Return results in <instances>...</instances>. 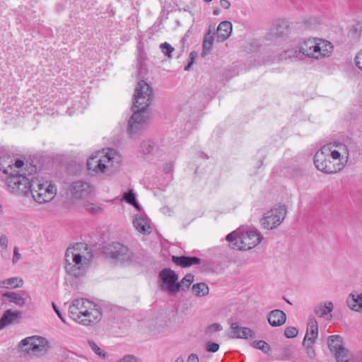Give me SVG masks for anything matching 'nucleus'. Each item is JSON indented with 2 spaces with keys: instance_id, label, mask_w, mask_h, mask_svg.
Returning a JSON list of instances; mask_svg holds the SVG:
<instances>
[{
  "instance_id": "f257e3e1",
  "label": "nucleus",
  "mask_w": 362,
  "mask_h": 362,
  "mask_svg": "<svg viewBox=\"0 0 362 362\" xmlns=\"http://www.w3.org/2000/svg\"><path fill=\"white\" fill-rule=\"evenodd\" d=\"M154 99L152 87L145 81H139L134 90L133 96V114L130 117L127 132L129 136L141 132L149 120L147 108L152 104Z\"/></svg>"
},
{
  "instance_id": "f03ea898",
  "label": "nucleus",
  "mask_w": 362,
  "mask_h": 362,
  "mask_svg": "<svg viewBox=\"0 0 362 362\" xmlns=\"http://www.w3.org/2000/svg\"><path fill=\"white\" fill-rule=\"evenodd\" d=\"M86 244L77 243L73 247H68L65 253V270L71 276H83L92 260V255L87 252Z\"/></svg>"
},
{
  "instance_id": "7ed1b4c3",
  "label": "nucleus",
  "mask_w": 362,
  "mask_h": 362,
  "mask_svg": "<svg viewBox=\"0 0 362 362\" xmlns=\"http://www.w3.org/2000/svg\"><path fill=\"white\" fill-rule=\"evenodd\" d=\"M69 317L84 326L97 324L102 318L101 308L86 298L74 300L69 308Z\"/></svg>"
},
{
  "instance_id": "20e7f679",
  "label": "nucleus",
  "mask_w": 362,
  "mask_h": 362,
  "mask_svg": "<svg viewBox=\"0 0 362 362\" xmlns=\"http://www.w3.org/2000/svg\"><path fill=\"white\" fill-rule=\"evenodd\" d=\"M122 158L117 150L108 148L105 153L92 155L87 160V168L90 174L100 175L108 173L110 169L120 164Z\"/></svg>"
},
{
  "instance_id": "39448f33",
  "label": "nucleus",
  "mask_w": 362,
  "mask_h": 362,
  "mask_svg": "<svg viewBox=\"0 0 362 362\" xmlns=\"http://www.w3.org/2000/svg\"><path fill=\"white\" fill-rule=\"evenodd\" d=\"M233 249L248 250L256 247L262 240L259 233L256 229L235 230L226 238Z\"/></svg>"
},
{
  "instance_id": "423d86ee",
  "label": "nucleus",
  "mask_w": 362,
  "mask_h": 362,
  "mask_svg": "<svg viewBox=\"0 0 362 362\" xmlns=\"http://www.w3.org/2000/svg\"><path fill=\"white\" fill-rule=\"evenodd\" d=\"M62 196L64 197L66 206L74 208L78 201L88 197L93 189L89 182H63Z\"/></svg>"
},
{
  "instance_id": "0eeeda50",
  "label": "nucleus",
  "mask_w": 362,
  "mask_h": 362,
  "mask_svg": "<svg viewBox=\"0 0 362 362\" xmlns=\"http://www.w3.org/2000/svg\"><path fill=\"white\" fill-rule=\"evenodd\" d=\"M105 255L115 263L129 264L136 262V256L129 248L119 243H112L105 249Z\"/></svg>"
},
{
  "instance_id": "6e6552de",
  "label": "nucleus",
  "mask_w": 362,
  "mask_h": 362,
  "mask_svg": "<svg viewBox=\"0 0 362 362\" xmlns=\"http://www.w3.org/2000/svg\"><path fill=\"white\" fill-rule=\"evenodd\" d=\"M50 349V342L45 337L34 335L24 338V352L28 355L40 358L46 356Z\"/></svg>"
},
{
  "instance_id": "1a4fd4ad",
  "label": "nucleus",
  "mask_w": 362,
  "mask_h": 362,
  "mask_svg": "<svg viewBox=\"0 0 362 362\" xmlns=\"http://www.w3.org/2000/svg\"><path fill=\"white\" fill-rule=\"evenodd\" d=\"M34 200L39 204L52 201L57 194V187L52 182H28Z\"/></svg>"
},
{
  "instance_id": "9d476101",
  "label": "nucleus",
  "mask_w": 362,
  "mask_h": 362,
  "mask_svg": "<svg viewBox=\"0 0 362 362\" xmlns=\"http://www.w3.org/2000/svg\"><path fill=\"white\" fill-rule=\"evenodd\" d=\"M178 276L170 269H163L158 274L160 288L170 295L176 294L181 288V284L177 282Z\"/></svg>"
},
{
  "instance_id": "9b49d317",
  "label": "nucleus",
  "mask_w": 362,
  "mask_h": 362,
  "mask_svg": "<svg viewBox=\"0 0 362 362\" xmlns=\"http://www.w3.org/2000/svg\"><path fill=\"white\" fill-rule=\"evenodd\" d=\"M329 147L323 146L320 151L316 152L314 156V163L319 170L325 173H336L340 170V165L332 163L329 157Z\"/></svg>"
},
{
  "instance_id": "f8f14e48",
  "label": "nucleus",
  "mask_w": 362,
  "mask_h": 362,
  "mask_svg": "<svg viewBox=\"0 0 362 362\" xmlns=\"http://www.w3.org/2000/svg\"><path fill=\"white\" fill-rule=\"evenodd\" d=\"M286 206L279 205L267 211L261 219L262 226L267 230H273L278 227L286 218Z\"/></svg>"
},
{
  "instance_id": "ddd939ff",
  "label": "nucleus",
  "mask_w": 362,
  "mask_h": 362,
  "mask_svg": "<svg viewBox=\"0 0 362 362\" xmlns=\"http://www.w3.org/2000/svg\"><path fill=\"white\" fill-rule=\"evenodd\" d=\"M22 168L23 160L7 154L0 156V170L4 174L8 175L9 178L22 176L20 173Z\"/></svg>"
},
{
  "instance_id": "4468645a",
  "label": "nucleus",
  "mask_w": 362,
  "mask_h": 362,
  "mask_svg": "<svg viewBox=\"0 0 362 362\" xmlns=\"http://www.w3.org/2000/svg\"><path fill=\"white\" fill-rule=\"evenodd\" d=\"M300 48L303 57H308L316 59L320 57L328 56L333 50V46L331 43L326 45V49H322L320 44L310 39L305 40Z\"/></svg>"
},
{
  "instance_id": "2eb2a0df",
  "label": "nucleus",
  "mask_w": 362,
  "mask_h": 362,
  "mask_svg": "<svg viewBox=\"0 0 362 362\" xmlns=\"http://www.w3.org/2000/svg\"><path fill=\"white\" fill-rule=\"evenodd\" d=\"M230 330L228 332V337L230 339H254L255 337V332L249 327H241L238 322H231Z\"/></svg>"
},
{
  "instance_id": "dca6fc26",
  "label": "nucleus",
  "mask_w": 362,
  "mask_h": 362,
  "mask_svg": "<svg viewBox=\"0 0 362 362\" xmlns=\"http://www.w3.org/2000/svg\"><path fill=\"white\" fill-rule=\"evenodd\" d=\"M318 336V324L317 320L310 317L308 322L307 332L303 339V345L307 348L312 346Z\"/></svg>"
},
{
  "instance_id": "f3484780",
  "label": "nucleus",
  "mask_w": 362,
  "mask_h": 362,
  "mask_svg": "<svg viewBox=\"0 0 362 362\" xmlns=\"http://www.w3.org/2000/svg\"><path fill=\"white\" fill-rule=\"evenodd\" d=\"M21 318L22 316L20 311L6 310L0 319V329L20 322Z\"/></svg>"
},
{
  "instance_id": "a211bd4d",
  "label": "nucleus",
  "mask_w": 362,
  "mask_h": 362,
  "mask_svg": "<svg viewBox=\"0 0 362 362\" xmlns=\"http://www.w3.org/2000/svg\"><path fill=\"white\" fill-rule=\"evenodd\" d=\"M134 228L141 233L149 234L151 232L148 217L143 214H138L134 216L133 219Z\"/></svg>"
},
{
  "instance_id": "6ab92c4d",
  "label": "nucleus",
  "mask_w": 362,
  "mask_h": 362,
  "mask_svg": "<svg viewBox=\"0 0 362 362\" xmlns=\"http://www.w3.org/2000/svg\"><path fill=\"white\" fill-rule=\"evenodd\" d=\"M41 166L37 164V158H29L24 161V181H34V177L30 179L27 177V175H31L37 173L40 169Z\"/></svg>"
},
{
  "instance_id": "aec40b11",
  "label": "nucleus",
  "mask_w": 362,
  "mask_h": 362,
  "mask_svg": "<svg viewBox=\"0 0 362 362\" xmlns=\"http://www.w3.org/2000/svg\"><path fill=\"white\" fill-rule=\"evenodd\" d=\"M286 320V315L281 310H274L268 315V322L272 327H279L284 325Z\"/></svg>"
},
{
  "instance_id": "412c9836",
  "label": "nucleus",
  "mask_w": 362,
  "mask_h": 362,
  "mask_svg": "<svg viewBox=\"0 0 362 362\" xmlns=\"http://www.w3.org/2000/svg\"><path fill=\"white\" fill-rule=\"evenodd\" d=\"M172 260L175 264L181 267H189L201 263V259L197 257L173 256Z\"/></svg>"
},
{
  "instance_id": "4be33fe9",
  "label": "nucleus",
  "mask_w": 362,
  "mask_h": 362,
  "mask_svg": "<svg viewBox=\"0 0 362 362\" xmlns=\"http://www.w3.org/2000/svg\"><path fill=\"white\" fill-rule=\"evenodd\" d=\"M232 32V23L224 21L219 23L217 28V37L219 41L223 42L229 37Z\"/></svg>"
},
{
  "instance_id": "5701e85b",
  "label": "nucleus",
  "mask_w": 362,
  "mask_h": 362,
  "mask_svg": "<svg viewBox=\"0 0 362 362\" xmlns=\"http://www.w3.org/2000/svg\"><path fill=\"white\" fill-rule=\"evenodd\" d=\"M327 345L331 352L334 354L346 348L343 345L342 338L339 335H332L327 339Z\"/></svg>"
},
{
  "instance_id": "b1692460",
  "label": "nucleus",
  "mask_w": 362,
  "mask_h": 362,
  "mask_svg": "<svg viewBox=\"0 0 362 362\" xmlns=\"http://www.w3.org/2000/svg\"><path fill=\"white\" fill-rule=\"evenodd\" d=\"M348 307L356 312L362 311V293L350 294L346 300Z\"/></svg>"
},
{
  "instance_id": "393cba45",
  "label": "nucleus",
  "mask_w": 362,
  "mask_h": 362,
  "mask_svg": "<svg viewBox=\"0 0 362 362\" xmlns=\"http://www.w3.org/2000/svg\"><path fill=\"white\" fill-rule=\"evenodd\" d=\"M334 308L333 303L328 301L323 303H320L314 308V313L320 317H326Z\"/></svg>"
},
{
  "instance_id": "a878e982",
  "label": "nucleus",
  "mask_w": 362,
  "mask_h": 362,
  "mask_svg": "<svg viewBox=\"0 0 362 362\" xmlns=\"http://www.w3.org/2000/svg\"><path fill=\"white\" fill-rule=\"evenodd\" d=\"M303 59V56L301 53L300 48L295 47L287 49L284 52V53L281 54L280 59Z\"/></svg>"
},
{
  "instance_id": "bb28decb",
  "label": "nucleus",
  "mask_w": 362,
  "mask_h": 362,
  "mask_svg": "<svg viewBox=\"0 0 362 362\" xmlns=\"http://www.w3.org/2000/svg\"><path fill=\"white\" fill-rule=\"evenodd\" d=\"M214 42V33L209 30L206 34L203 42L202 57H205L211 50Z\"/></svg>"
},
{
  "instance_id": "cd10ccee",
  "label": "nucleus",
  "mask_w": 362,
  "mask_h": 362,
  "mask_svg": "<svg viewBox=\"0 0 362 362\" xmlns=\"http://www.w3.org/2000/svg\"><path fill=\"white\" fill-rule=\"evenodd\" d=\"M22 280L18 277H12L5 280L0 279V287L4 288H15L21 285Z\"/></svg>"
},
{
  "instance_id": "c85d7f7f",
  "label": "nucleus",
  "mask_w": 362,
  "mask_h": 362,
  "mask_svg": "<svg viewBox=\"0 0 362 362\" xmlns=\"http://www.w3.org/2000/svg\"><path fill=\"white\" fill-rule=\"evenodd\" d=\"M2 300L5 303H14L17 305L23 303V298L15 292H6L2 294Z\"/></svg>"
},
{
  "instance_id": "c756f323",
  "label": "nucleus",
  "mask_w": 362,
  "mask_h": 362,
  "mask_svg": "<svg viewBox=\"0 0 362 362\" xmlns=\"http://www.w3.org/2000/svg\"><path fill=\"white\" fill-rule=\"evenodd\" d=\"M192 291L195 296L203 297L209 294V288L205 283H197L193 285Z\"/></svg>"
},
{
  "instance_id": "7c9ffc66",
  "label": "nucleus",
  "mask_w": 362,
  "mask_h": 362,
  "mask_svg": "<svg viewBox=\"0 0 362 362\" xmlns=\"http://www.w3.org/2000/svg\"><path fill=\"white\" fill-rule=\"evenodd\" d=\"M334 356L337 362H354L352 354L347 349L338 351Z\"/></svg>"
},
{
  "instance_id": "2f4dec72",
  "label": "nucleus",
  "mask_w": 362,
  "mask_h": 362,
  "mask_svg": "<svg viewBox=\"0 0 362 362\" xmlns=\"http://www.w3.org/2000/svg\"><path fill=\"white\" fill-rule=\"evenodd\" d=\"M123 199L128 204L134 206L138 210H140V206L136 202L135 194L133 189H129L128 192H124L123 194Z\"/></svg>"
},
{
  "instance_id": "473e14b6",
  "label": "nucleus",
  "mask_w": 362,
  "mask_h": 362,
  "mask_svg": "<svg viewBox=\"0 0 362 362\" xmlns=\"http://www.w3.org/2000/svg\"><path fill=\"white\" fill-rule=\"evenodd\" d=\"M329 157L331 158V160H332V163H334V164L340 165V170H341L343 168L344 164L340 160L341 153L338 151H337V150L331 151L330 150Z\"/></svg>"
},
{
  "instance_id": "72a5a7b5",
  "label": "nucleus",
  "mask_w": 362,
  "mask_h": 362,
  "mask_svg": "<svg viewBox=\"0 0 362 362\" xmlns=\"http://www.w3.org/2000/svg\"><path fill=\"white\" fill-rule=\"evenodd\" d=\"M154 147L153 142L151 140L144 141L141 144V152L144 154L150 153Z\"/></svg>"
},
{
  "instance_id": "f704fd0d",
  "label": "nucleus",
  "mask_w": 362,
  "mask_h": 362,
  "mask_svg": "<svg viewBox=\"0 0 362 362\" xmlns=\"http://www.w3.org/2000/svg\"><path fill=\"white\" fill-rule=\"evenodd\" d=\"M8 190L14 194H21V190L20 189V185L22 182H6Z\"/></svg>"
},
{
  "instance_id": "c9c22d12",
  "label": "nucleus",
  "mask_w": 362,
  "mask_h": 362,
  "mask_svg": "<svg viewBox=\"0 0 362 362\" xmlns=\"http://www.w3.org/2000/svg\"><path fill=\"white\" fill-rule=\"evenodd\" d=\"M286 25V23L282 20H276L275 21L272 26L276 29L275 35L277 36H281L284 34V27Z\"/></svg>"
},
{
  "instance_id": "e433bc0d",
  "label": "nucleus",
  "mask_w": 362,
  "mask_h": 362,
  "mask_svg": "<svg viewBox=\"0 0 362 362\" xmlns=\"http://www.w3.org/2000/svg\"><path fill=\"white\" fill-rule=\"evenodd\" d=\"M252 346L254 348L259 349L265 354L269 352L270 349L269 345L264 341H255L252 343Z\"/></svg>"
},
{
  "instance_id": "4c0bfd02",
  "label": "nucleus",
  "mask_w": 362,
  "mask_h": 362,
  "mask_svg": "<svg viewBox=\"0 0 362 362\" xmlns=\"http://www.w3.org/2000/svg\"><path fill=\"white\" fill-rule=\"evenodd\" d=\"M88 345L95 354L103 357V358H105L107 356V354L102 351L93 341H88Z\"/></svg>"
},
{
  "instance_id": "58836bf2",
  "label": "nucleus",
  "mask_w": 362,
  "mask_h": 362,
  "mask_svg": "<svg viewBox=\"0 0 362 362\" xmlns=\"http://www.w3.org/2000/svg\"><path fill=\"white\" fill-rule=\"evenodd\" d=\"M160 48L165 56L168 58L171 57V53L174 51V47H173L169 43L164 42L160 44Z\"/></svg>"
},
{
  "instance_id": "ea45409f",
  "label": "nucleus",
  "mask_w": 362,
  "mask_h": 362,
  "mask_svg": "<svg viewBox=\"0 0 362 362\" xmlns=\"http://www.w3.org/2000/svg\"><path fill=\"white\" fill-rule=\"evenodd\" d=\"M303 23L304 27L306 29L315 28L318 24L317 20L314 18H309L305 19L303 21Z\"/></svg>"
},
{
  "instance_id": "a19ab883",
  "label": "nucleus",
  "mask_w": 362,
  "mask_h": 362,
  "mask_svg": "<svg viewBox=\"0 0 362 362\" xmlns=\"http://www.w3.org/2000/svg\"><path fill=\"white\" fill-rule=\"evenodd\" d=\"M298 333V329L294 327H288L284 332V334L287 338H293L297 336Z\"/></svg>"
},
{
  "instance_id": "79ce46f5",
  "label": "nucleus",
  "mask_w": 362,
  "mask_h": 362,
  "mask_svg": "<svg viewBox=\"0 0 362 362\" xmlns=\"http://www.w3.org/2000/svg\"><path fill=\"white\" fill-rule=\"evenodd\" d=\"M122 362H141V359L132 354L125 355L121 358Z\"/></svg>"
},
{
  "instance_id": "37998d69",
  "label": "nucleus",
  "mask_w": 362,
  "mask_h": 362,
  "mask_svg": "<svg viewBox=\"0 0 362 362\" xmlns=\"http://www.w3.org/2000/svg\"><path fill=\"white\" fill-rule=\"evenodd\" d=\"M194 281V275L191 274H187L185 276V277L182 279L180 284L183 286H186L188 287Z\"/></svg>"
},
{
  "instance_id": "c03bdc74",
  "label": "nucleus",
  "mask_w": 362,
  "mask_h": 362,
  "mask_svg": "<svg viewBox=\"0 0 362 362\" xmlns=\"http://www.w3.org/2000/svg\"><path fill=\"white\" fill-rule=\"evenodd\" d=\"M206 349L209 352L215 353L219 349V345L215 342H208L206 346Z\"/></svg>"
},
{
  "instance_id": "a18cd8bd",
  "label": "nucleus",
  "mask_w": 362,
  "mask_h": 362,
  "mask_svg": "<svg viewBox=\"0 0 362 362\" xmlns=\"http://www.w3.org/2000/svg\"><path fill=\"white\" fill-rule=\"evenodd\" d=\"M86 210L93 214H97L101 211L102 209L94 204H90L86 205Z\"/></svg>"
},
{
  "instance_id": "49530a36",
  "label": "nucleus",
  "mask_w": 362,
  "mask_h": 362,
  "mask_svg": "<svg viewBox=\"0 0 362 362\" xmlns=\"http://www.w3.org/2000/svg\"><path fill=\"white\" fill-rule=\"evenodd\" d=\"M223 329L222 326L220 324L214 323L208 327V332H216Z\"/></svg>"
},
{
  "instance_id": "de8ad7c7",
  "label": "nucleus",
  "mask_w": 362,
  "mask_h": 362,
  "mask_svg": "<svg viewBox=\"0 0 362 362\" xmlns=\"http://www.w3.org/2000/svg\"><path fill=\"white\" fill-rule=\"evenodd\" d=\"M8 240L7 238V237L4 235H2L1 237H0V246L4 250V249H6L7 246H8Z\"/></svg>"
},
{
  "instance_id": "09e8293b",
  "label": "nucleus",
  "mask_w": 362,
  "mask_h": 362,
  "mask_svg": "<svg viewBox=\"0 0 362 362\" xmlns=\"http://www.w3.org/2000/svg\"><path fill=\"white\" fill-rule=\"evenodd\" d=\"M355 62L358 68L362 70V50L356 55Z\"/></svg>"
},
{
  "instance_id": "8fccbe9b",
  "label": "nucleus",
  "mask_w": 362,
  "mask_h": 362,
  "mask_svg": "<svg viewBox=\"0 0 362 362\" xmlns=\"http://www.w3.org/2000/svg\"><path fill=\"white\" fill-rule=\"evenodd\" d=\"M33 305V299L29 294L24 292V306L30 307Z\"/></svg>"
},
{
  "instance_id": "3c124183",
  "label": "nucleus",
  "mask_w": 362,
  "mask_h": 362,
  "mask_svg": "<svg viewBox=\"0 0 362 362\" xmlns=\"http://www.w3.org/2000/svg\"><path fill=\"white\" fill-rule=\"evenodd\" d=\"M20 258L21 254L19 253L18 248L15 247L13 250V262L15 263L16 261L19 260Z\"/></svg>"
},
{
  "instance_id": "603ef678",
  "label": "nucleus",
  "mask_w": 362,
  "mask_h": 362,
  "mask_svg": "<svg viewBox=\"0 0 362 362\" xmlns=\"http://www.w3.org/2000/svg\"><path fill=\"white\" fill-rule=\"evenodd\" d=\"M52 307H53L54 312L57 313V316L60 318V320L63 322H65L64 317H63L62 314L61 313V312L59 311L58 307L56 305L55 303H52Z\"/></svg>"
},
{
  "instance_id": "864d4df0",
  "label": "nucleus",
  "mask_w": 362,
  "mask_h": 362,
  "mask_svg": "<svg viewBox=\"0 0 362 362\" xmlns=\"http://www.w3.org/2000/svg\"><path fill=\"white\" fill-rule=\"evenodd\" d=\"M187 362H199L198 356L196 354H191L189 355Z\"/></svg>"
},
{
  "instance_id": "5fc2aeb1",
  "label": "nucleus",
  "mask_w": 362,
  "mask_h": 362,
  "mask_svg": "<svg viewBox=\"0 0 362 362\" xmlns=\"http://www.w3.org/2000/svg\"><path fill=\"white\" fill-rule=\"evenodd\" d=\"M220 5L224 9H228L230 6V3L228 0H221Z\"/></svg>"
},
{
  "instance_id": "6e6d98bb",
  "label": "nucleus",
  "mask_w": 362,
  "mask_h": 362,
  "mask_svg": "<svg viewBox=\"0 0 362 362\" xmlns=\"http://www.w3.org/2000/svg\"><path fill=\"white\" fill-rule=\"evenodd\" d=\"M173 168V165L172 163H167L164 168V171L165 173H170L172 172Z\"/></svg>"
},
{
  "instance_id": "4d7b16f0",
  "label": "nucleus",
  "mask_w": 362,
  "mask_h": 362,
  "mask_svg": "<svg viewBox=\"0 0 362 362\" xmlns=\"http://www.w3.org/2000/svg\"><path fill=\"white\" fill-rule=\"evenodd\" d=\"M308 354L310 358H313L315 355V351L312 348V346H310L309 348H308Z\"/></svg>"
},
{
  "instance_id": "13d9d810",
  "label": "nucleus",
  "mask_w": 362,
  "mask_h": 362,
  "mask_svg": "<svg viewBox=\"0 0 362 362\" xmlns=\"http://www.w3.org/2000/svg\"><path fill=\"white\" fill-rule=\"evenodd\" d=\"M197 57V53L195 52H191L190 54H189V58H190V61L189 62H193L194 61V59L196 58Z\"/></svg>"
},
{
  "instance_id": "bf43d9fd",
  "label": "nucleus",
  "mask_w": 362,
  "mask_h": 362,
  "mask_svg": "<svg viewBox=\"0 0 362 362\" xmlns=\"http://www.w3.org/2000/svg\"><path fill=\"white\" fill-rule=\"evenodd\" d=\"M192 64H193V62H189L187 65L185 67V70L189 71L190 69L191 66H192Z\"/></svg>"
},
{
  "instance_id": "052dcab7",
  "label": "nucleus",
  "mask_w": 362,
  "mask_h": 362,
  "mask_svg": "<svg viewBox=\"0 0 362 362\" xmlns=\"http://www.w3.org/2000/svg\"><path fill=\"white\" fill-rule=\"evenodd\" d=\"M175 362H185V361H184V358L180 356V357L177 358V359L175 360Z\"/></svg>"
},
{
  "instance_id": "680f3d73",
  "label": "nucleus",
  "mask_w": 362,
  "mask_h": 362,
  "mask_svg": "<svg viewBox=\"0 0 362 362\" xmlns=\"http://www.w3.org/2000/svg\"><path fill=\"white\" fill-rule=\"evenodd\" d=\"M329 42H323L322 44H323V46H320L322 49H326V45H327Z\"/></svg>"
},
{
  "instance_id": "e2e57ef3",
  "label": "nucleus",
  "mask_w": 362,
  "mask_h": 362,
  "mask_svg": "<svg viewBox=\"0 0 362 362\" xmlns=\"http://www.w3.org/2000/svg\"><path fill=\"white\" fill-rule=\"evenodd\" d=\"M214 15L215 16H218L219 14V10L218 9H215L213 12Z\"/></svg>"
},
{
  "instance_id": "0e129e2a",
  "label": "nucleus",
  "mask_w": 362,
  "mask_h": 362,
  "mask_svg": "<svg viewBox=\"0 0 362 362\" xmlns=\"http://www.w3.org/2000/svg\"><path fill=\"white\" fill-rule=\"evenodd\" d=\"M339 149H346V146L341 144H339Z\"/></svg>"
},
{
  "instance_id": "69168bd1",
  "label": "nucleus",
  "mask_w": 362,
  "mask_h": 362,
  "mask_svg": "<svg viewBox=\"0 0 362 362\" xmlns=\"http://www.w3.org/2000/svg\"><path fill=\"white\" fill-rule=\"evenodd\" d=\"M23 346V340H21L19 343H18V347L19 348H21Z\"/></svg>"
},
{
  "instance_id": "338daca9",
  "label": "nucleus",
  "mask_w": 362,
  "mask_h": 362,
  "mask_svg": "<svg viewBox=\"0 0 362 362\" xmlns=\"http://www.w3.org/2000/svg\"><path fill=\"white\" fill-rule=\"evenodd\" d=\"M327 319L328 320H330L332 318V315H329V317H326Z\"/></svg>"
},
{
  "instance_id": "774afa93",
  "label": "nucleus",
  "mask_w": 362,
  "mask_h": 362,
  "mask_svg": "<svg viewBox=\"0 0 362 362\" xmlns=\"http://www.w3.org/2000/svg\"><path fill=\"white\" fill-rule=\"evenodd\" d=\"M212 0H205L206 2H211Z\"/></svg>"
}]
</instances>
